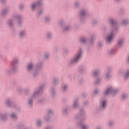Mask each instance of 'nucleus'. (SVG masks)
<instances>
[{"label": "nucleus", "instance_id": "f257e3e1", "mask_svg": "<svg viewBox=\"0 0 129 129\" xmlns=\"http://www.w3.org/2000/svg\"><path fill=\"white\" fill-rule=\"evenodd\" d=\"M108 23L112 29V30L111 31L110 35L105 38V41L107 44H111V43H112V41H113V37H114L113 32H114V31L117 32V31L118 30V28L116 27L117 26V20L114 18L109 17L108 19Z\"/></svg>", "mask_w": 129, "mask_h": 129}, {"label": "nucleus", "instance_id": "f03ea898", "mask_svg": "<svg viewBox=\"0 0 129 129\" xmlns=\"http://www.w3.org/2000/svg\"><path fill=\"white\" fill-rule=\"evenodd\" d=\"M83 54V50L80 49L77 53L75 55L74 57L72 58L68 62V66H73L81 60L82 55Z\"/></svg>", "mask_w": 129, "mask_h": 129}, {"label": "nucleus", "instance_id": "7ed1b4c3", "mask_svg": "<svg viewBox=\"0 0 129 129\" xmlns=\"http://www.w3.org/2000/svg\"><path fill=\"white\" fill-rule=\"evenodd\" d=\"M45 86H46V84H43L40 85L36 91H34L33 94V99L35 98H38V97H41L42 95L44 94V89H45Z\"/></svg>", "mask_w": 129, "mask_h": 129}, {"label": "nucleus", "instance_id": "20e7f679", "mask_svg": "<svg viewBox=\"0 0 129 129\" xmlns=\"http://www.w3.org/2000/svg\"><path fill=\"white\" fill-rule=\"evenodd\" d=\"M43 65L44 62L40 61L33 68V77H37L39 75V72L43 69Z\"/></svg>", "mask_w": 129, "mask_h": 129}, {"label": "nucleus", "instance_id": "39448f33", "mask_svg": "<svg viewBox=\"0 0 129 129\" xmlns=\"http://www.w3.org/2000/svg\"><path fill=\"white\" fill-rule=\"evenodd\" d=\"M118 93V89H114L112 87H110L109 88H108L107 90L104 92V95L105 96L108 95V94H112V96L113 97H114L115 96V94H117Z\"/></svg>", "mask_w": 129, "mask_h": 129}, {"label": "nucleus", "instance_id": "423d86ee", "mask_svg": "<svg viewBox=\"0 0 129 129\" xmlns=\"http://www.w3.org/2000/svg\"><path fill=\"white\" fill-rule=\"evenodd\" d=\"M87 14V12H86L85 10H82L80 11L79 13V17L81 23H84V18H85V16H86Z\"/></svg>", "mask_w": 129, "mask_h": 129}, {"label": "nucleus", "instance_id": "0eeeda50", "mask_svg": "<svg viewBox=\"0 0 129 129\" xmlns=\"http://www.w3.org/2000/svg\"><path fill=\"white\" fill-rule=\"evenodd\" d=\"M54 115V112L52 110H48L47 113L46 114V117L44 118L46 121H50L51 117Z\"/></svg>", "mask_w": 129, "mask_h": 129}, {"label": "nucleus", "instance_id": "6e6552de", "mask_svg": "<svg viewBox=\"0 0 129 129\" xmlns=\"http://www.w3.org/2000/svg\"><path fill=\"white\" fill-rule=\"evenodd\" d=\"M43 0H38L37 3L33 4V10L34 9H39L42 6V1Z\"/></svg>", "mask_w": 129, "mask_h": 129}, {"label": "nucleus", "instance_id": "1a4fd4ad", "mask_svg": "<svg viewBox=\"0 0 129 129\" xmlns=\"http://www.w3.org/2000/svg\"><path fill=\"white\" fill-rule=\"evenodd\" d=\"M106 108V101L105 100H103L101 102V105H100L99 108V110H104Z\"/></svg>", "mask_w": 129, "mask_h": 129}, {"label": "nucleus", "instance_id": "9d476101", "mask_svg": "<svg viewBox=\"0 0 129 129\" xmlns=\"http://www.w3.org/2000/svg\"><path fill=\"white\" fill-rule=\"evenodd\" d=\"M95 39H96V37H95V35H92L91 36V38L90 40V46H93L94 45V43H95Z\"/></svg>", "mask_w": 129, "mask_h": 129}, {"label": "nucleus", "instance_id": "9b49d317", "mask_svg": "<svg viewBox=\"0 0 129 129\" xmlns=\"http://www.w3.org/2000/svg\"><path fill=\"white\" fill-rule=\"evenodd\" d=\"M80 113L79 115H77L76 117V118H77V119H78V118H80V117H82V116H83V115H84V113H85V112L83 108H81L80 110Z\"/></svg>", "mask_w": 129, "mask_h": 129}, {"label": "nucleus", "instance_id": "f8f14e48", "mask_svg": "<svg viewBox=\"0 0 129 129\" xmlns=\"http://www.w3.org/2000/svg\"><path fill=\"white\" fill-rule=\"evenodd\" d=\"M84 122L83 121V120H81L79 123V126L82 127V129H87V126L84 125Z\"/></svg>", "mask_w": 129, "mask_h": 129}, {"label": "nucleus", "instance_id": "ddd939ff", "mask_svg": "<svg viewBox=\"0 0 129 129\" xmlns=\"http://www.w3.org/2000/svg\"><path fill=\"white\" fill-rule=\"evenodd\" d=\"M80 42L82 45H86V43H87L86 39H85L84 37H81L80 38Z\"/></svg>", "mask_w": 129, "mask_h": 129}, {"label": "nucleus", "instance_id": "4468645a", "mask_svg": "<svg viewBox=\"0 0 129 129\" xmlns=\"http://www.w3.org/2000/svg\"><path fill=\"white\" fill-rule=\"evenodd\" d=\"M73 107L75 108H77V107H79V104L78 103V98H77L74 101Z\"/></svg>", "mask_w": 129, "mask_h": 129}, {"label": "nucleus", "instance_id": "2eb2a0df", "mask_svg": "<svg viewBox=\"0 0 129 129\" xmlns=\"http://www.w3.org/2000/svg\"><path fill=\"white\" fill-rule=\"evenodd\" d=\"M71 29V27L70 26L68 25L66 27H65L63 29H62V32L63 33H67V32H69V31Z\"/></svg>", "mask_w": 129, "mask_h": 129}, {"label": "nucleus", "instance_id": "dca6fc26", "mask_svg": "<svg viewBox=\"0 0 129 129\" xmlns=\"http://www.w3.org/2000/svg\"><path fill=\"white\" fill-rule=\"evenodd\" d=\"M110 72H111V69H109V70L108 71V72L106 74V78H107V79H109V78L111 77V75H110Z\"/></svg>", "mask_w": 129, "mask_h": 129}, {"label": "nucleus", "instance_id": "f3484780", "mask_svg": "<svg viewBox=\"0 0 129 129\" xmlns=\"http://www.w3.org/2000/svg\"><path fill=\"white\" fill-rule=\"evenodd\" d=\"M124 42V40L123 39H121L117 41V44L118 46L120 47H122V45H123V43Z\"/></svg>", "mask_w": 129, "mask_h": 129}, {"label": "nucleus", "instance_id": "a211bd4d", "mask_svg": "<svg viewBox=\"0 0 129 129\" xmlns=\"http://www.w3.org/2000/svg\"><path fill=\"white\" fill-rule=\"evenodd\" d=\"M51 95L52 96V97H54V96H55V94H56V89H55L54 87H52L51 88Z\"/></svg>", "mask_w": 129, "mask_h": 129}, {"label": "nucleus", "instance_id": "6ab92c4d", "mask_svg": "<svg viewBox=\"0 0 129 129\" xmlns=\"http://www.w3.org/2000/svg\"><path fill=\"white\" fill-rule=\"evenodd\" d=\"M99 75V71H97L93 73V76L95 78H97Z\"/></svg>", "mask_w": 129, "mask_h": 129}, {"label": "nucleus", "instance_id": "aec40b11", "mask_svg": "<svg viewBox=\"0 0 129 129\" xmlns=\"http://www.w3.org/2000/svg\"><path fill=\"white\" fill-rule=\"evenodd\" d=\"M85 71V68L84 67L81 66L79 68V72L80 73H83Z\"/></svg>", "mask_w": 129, "mask_h": 129}, {"label": "nucleus", "instance_id": "412c9836", "mask_svg": "<svg viewBox=\"0 0 129 129\" xmlns=\"http://www.w3.org/2000/svg\"><path fill=\"white\" fill-rule=\"evenodd\" d=\"M127 24H129V20L128 19H125L122 21V25H124V26H125L127 25Z\"/></svg>", "mask_w": 129, "mask_h": 129}, {"label": "nucleus", "instance_id": "4be33fe9", "mask_svg": "<svg viewBox=\"0 0 129 129\" xmlns=\"http://www.w3.org/2000/svg\"><path fill=\"white\" fill-rule=\"evenodd\" d=\"M129 78V71H127L125 73V77L124 78V80H127Z\"/></svg>", "mask_w": 129, "mask_h": 129}, {"label": "nucleus", "instance_id": "5701e85b", "mask_svg": "<svg viewBox=\"0 0 129 129\" xmlns=\"http://www.w3.org/2000/svg\"><path fill=\"white\" fill-rule=\"evenodd\" d=\"M53 81L54 85H56V84H58V83H59V80H58V79L53 78Z\"/></svg>", "mask_w": 129, "mask_h": 129}, {"label": "nucleus", "instance_id": "b1692460", "mask_svg": "<svg viewBox=\"0 0 129 129\" xmlns=\"http://www.w3.org/2000/svg\"><path fill=\"white\" fill-rule=\"evenodd\" d=\"M42 123H43V122H42V121H41V120H37L36 124H37V126H39V127H41Z\"/></svg>", "mask_w": 129, "mask_h": 129}, {"label": "nucleus", "instance_id": "393cba45", "mask_svg": "<svg viewBox=\"0 0 129 129\" xmlns=\"http://www.w3.org/2000/svg\"><path fill=\"white\" fill-rule=\"evenodd\" d=\"M46 38L47 39H52V33L48 32L47 33V35H46Z\"/></svg>", "mask_w": 129, "mask_h": 129}, {"label": "nucleus", "instance_id": "a878e982", "mask_svg": "<svg viewBox=\"0 0 129 129\" xmlns=\"http://www.w3.org/2000/svg\"><path fill=\"white\" fill-rule=\"evenodd\" d=\"M51 21V18L50 17H46L45 19V23H49Z\"/></svg>", "mask_w": 129, "mask_h": 129}, {"label": "nucleus", "instance_id": "bb28decb", "mask_svg": "<svg viewBox=\"0 0 129 129\" xmlns=\"http://www.w3.org/2000/svg\"><path fill=\"white\" fill-rule=\"evenodd\" d=\"M32 68H33V64H32V63L29 64L27 67V70L30 71V70H31Z\"/></svg>", "mask_w": 129, "mask_h": 129}, {"label": "nucleus", "instance_id": "cd10ccee", "mask_svg": "<svg viewBox=\"0 0 129 129\" xmlns=\"http://www.w3.org/2000/svg\"><path fill=\"white\" fill-rule=\"evenodd\" d=\"M43 12L44 11L43 10V9H41L40 11L37 12V16L38 17H40V16H41V15L43 14Z\"/></svg>", "mask_w": 129, "mask_h": 129}, {"label": "nucleus", "instance_id": "c85d7f7f", "mask_svg": "<svg viewBox=\"0 0 129 129\" xmlns=\"http://www.w3.org/2000/svg\"><path fill=\"white\" fill-rule=\"evenodd\" d=\"M63 112L64 115H66L67 114V112H68V109H67V107L64 108Z\"/></svg>", "mask_w": 129, "mask_h": 129}, {"label": "nucleus", "instance_id": "c756f323", "mask_svg": "<svg viewBox=\"0 0 129 129\" xmlns=\"http://www.w3.org/2000/svg\"><path fill=\"white\" fill-rule=\"evenodd\" d=\"M58 24L59 25H60V26H61V27H63L64 25H65V22L61 20L58 23Z\"/></svg>", "mask_w": 129, "mask_h": 129}, {"label": "nucleus", "instance_id": "7c9ffc66", "mask_svg": "<svg viewBox=\"0 0 129 129\" xmlns=\"http://www.w3.org/2000/svg\"><path fill=\"white\" fill-rule=\"evenodd\" d=\"M75 7H76V8H79V7H80V3L79 2H76L75 4Z\"/></svg>", "mask_w": 129, "mask_h": 129}, {"label": "nucleus", "instance_id": "2f4dec72", "mask_svg": "<svg viewBox=\"0 0 129 129\" xmlns=\"http://www.w3.org/2000/svg\"><path fill=\"white\" fill-rule=\"evenodd\" d=\"M100 83V79H97L95 82V85H98Z\"/></svg>", "mask_w": 129, "mask_h": 129}, {"label": "nucleus", "instance_id": "473e14b6", "mask_svg": "<svg viewBox=\"0 0 129 129\" xmlns=\"http://www.w3.org/2000/svg\"><path fill=\"white\" fill-rule=\"evenodd\" d=\"M126 97H127V94H123L122 95V99L124 100V99H126Z\"/></svg>", "mask_w": 129, "mask_h": 129}, {"label": "nucleus", "instance_id": "72a5a7b5", "mask_svg": "<svg viewBox=\"0 0 129 129\" xmlns=\"http://www.w3.org/2000/svg\"><path fill=\"white\" fill-rule=\"evenodd\" d=\"M63 52L64 54H68V53H69V50H68L67 48H64Z\"/></svg>", "mask_w": 129, "mask_h": 129}, {"label": "nucleus", "instance_id": "f704fd0d", "mask_svg": "<svg viewBox=\"0 0 129 129\" xmlns=\"http://www.w3.org/2000/svg\"><path fill=\"white\" fill-rule=\"evenodd\" d=\"M114 50L111 49L109 51V55H112V54H114Z\"/></svg>", "mask_w": 129, "mask_h": 129}, {"label": "nucleus", "instance_id": "c9c22d12", "mask_svg": "<svg viewBox=\"0 0 129 129\" xmlns=\"http://www.w3.org/2000/svg\"><path fill=\"white\" fill-rule=\"evenodd\" d=\"M98 22L97 20H93V25H94V26H95V25H97Z\"/></svg>", "mask_w": 129, "mask_h": 129}, {"label": "nucleus", "instance_id": "e433bc0d", "mask_svg": "<svg viewBox=\"0 0 129 129\" xmlns=\"http://www.w3.org/2000/svg\"><path fill=\"white\" fill-rule=\"evenodd\" d=\"M38 103H43L44 102V99H41L38 101Z\"/></svg>", "mask_w": 129, "mask_h": 129}, {"label": "nucleus", "instance_id": "4c0bfd02", "mask_svg": "<svg viewBox=\"0 0 129 129\" xmlns=\"http://www.w3.org/2000/svg\"><path fill=\"white\" fill-rule=\"evenodd\" d=\"M114 123L113 121H110V122H109V126H112Z\"/></svg>", "mask_w": 129, "mask_h": 129}, {"label": "nucleus", "instance_id": "58836bf2", "mask_svg": "<svg viewBox=\"0 0 129 129\" xmlns=\"http://www.w3.org/2000/svg\"><path fill=\"white\" fill-rule=\"evenodd\" d=\"M98 93V90L96 89L94 91V94H97Z\"/></svg>", "mask_w": 129, "mask_h": 129}, {"label": "nucleus", "instance_id": "ea45409f", "mask_svg": "<svg viewBox=\"0 0 129 129\" xmlns=\"http://www.w3.org/2000/svg\"><path fill=\"white\" fill-rule=\"evenodd\" d=\"M89 102L87 101H86L84 102V105H88Z\"/></svg>", "mask_w": 129, "mask_h": 129}, {"label": "nucleus", "instance_id": "a19ab883", "mask_svg": "<svg viewBox=\"0 0 129 129\" xmlns=\"http://www.w3.org/2000/svg\"><path fill=\"white\" fill-rule=\"evenodd\" d=\"M82 98H85V97H86V95L84 93L82 94Z\"/></svg>", "mask_w": 129, "mask_h": 129}, {"label": "nucleus", "instance_id": "79ce46f5", "mask_svg": "<svg viewBox=\"0 0 129 129\" xmlns=\"http://www.w3.org/2000/svg\"><path fill=\"white\" fill-rule=\"evenodd\" d=\"M63 90H64V91H66V90H67V86L65 85L63 87Z\"/></svg>", "mask_w": 129, "mask_h": 129}, {"label": "nucleus", "instance_id": "37998d69", "mask_svg": "<svg viewBox=\"0 0 129 129\" xmlns=\"http://www.w3.org/2000/svg\"><path fill=\"white\" fill-rule=\"evenodd\" d=\"M45 59H48V58H49V54H45Z\"/></svg>", "mask_w": 129, "mask_h": 129}, {"label": "nucleus", "instance_id": "c03bdc74", "mask_svg": "<svg viewBox=\"0 0 129 129\" xmlns=\"http://www.w3.org/2000/svg\"><path fill=\"white\" fill-rule=\"evenodd\" d=\"M99 46H100V48L102 47V43L100 42L99 44Z\"/></svg>", "mask_w": 129, "mask_h": 129}, {"label": "nucleus", "instance_id": "a18cd8bd", "mask_svg": "<svg viewBox=\"0 0 129 129\" xmlns=\"http://www.w3.org/2000/svg\"><path fill=\"white\" fill-rule=\"evenodd\" d=\"M11 116H12V117H13V118H14V117H16V115L15 114H12L11 115Z\"/></svg>", "mask_w": 129, "mask_h": 129}, {"label": "nucleus", "instance_id": "49530a36", "mask_svg": "<svg viewBox=\"0 0 129 129\" xmlns=\"http://www.w3.org/2000/svg\"><path fill=\"white\" fill-rule=\"evenodd\" d=\"M15 63H17V60H14L13 62H12V64H13V65H14V64H15Z\"/></svg>", "mask_w": 129, "mask_h": 129}, {"label": "nucleus", "instance_id": "de8ad7c7", "mask_svg": "<svg viewBox=\"0 0 129 129\" xmlns=\"http://www.w3.org/2000/svg\"><path fill=\"white\" fill-rule=\"evenodd\" d=\"M45 129H52V127H46Z\"/></svg>", "mask_w": 129, "mask_h": 129}, {"label": "nucleus", "instance_id": "09e8293b", "mask_svg": "<svg viewBox=\"0 0 129 129\" xmlns=\"http://www.w3.org/2000/svg\"><path fill=\"white\" fill-rule=\"evenodd\" d=\"M127 63H129V55L128 56V57L127 59Z\"/></svg>", "mask_w": 129, "mask_h": 129}, {"label": "nucleus", "instance_id": "8fccbe9b", "mask_svg": "<svg viewBox=\"0 0 129 129\" xmlns=\"http://www.w3.org/2000/svg\"><path fill=\"white\" fill-rule=\"evenodd\" d=\"M23 34H25V33L24 32H21L20 33V36H23Z\"/></svg>", "mask_w": 129, "mask_h": 129}, {"label": "nucleus", "instance_id": "3c124183", "mask_svg": "<svg viewBox=\"0 0 129 129\" xmlns=\"http://www.w3.org/2000/svg\"><path fill=\"white\" fill-rule=\"evenodd\" d=\"M79 82H80V84H82V80H80L79 81Z\"/></svg>", "mask_w": 129, "mask_h": 129}, {"label": "nucleus", "instance_id": "603ef678", "mask_svg": "<svg viewBox=\"0 0 129 129\" xmlns=\"http://www.w3.org/2000/svg\"><path fill=\"white\" fill-rule=\"evenodd\" d=\"M29 104H31V103H32V101H29Z\"/></svg>", "mask_w": 129, "mask_h": 129}, {"label": "nucleus", "instance_id": "864d4df0", "mask_svg": "<svg viewBox=\"0 0 129 129\" xmlns=\"http://www.w3.org/2000/svg\"><path fill=\"white\" fill-rule=\"evenodd\" d=\"M114 1H115V2H119V0H114Z\"/></svg>", "mask_w": 129, "mask_h": 129}, {"label": "nucleus", "instance_id": "5fc2aeb1", "mask_svg": "<svg viewBox=\"0 0 129 129\" xmlns=\"http://www.w3.org/2000/svg\"><path fill=\"white\" fill-rule=\"evenodd\" d=\"M87 49H88V50H89V49H90V48H89V47H87Z\"/></svg>", "mask_w": 129, "mask_h": 129}, {"label": "nucleus", "instance_id": "6e6d98bb", "mask_svg": "<svg viewBox=\"0 0 129 129\" xmlns=\"http://www.w3.org/2000/svg\"><path fill=\"white\" fill-rule=\"evenodd\" d=\"M97 129H101V128H100V127H98V128H97Z\"/></svg>", "mask_w": 129, "mask_h": 129}, {"label": "nucleus", "instance_id": "4d7b16f0", "mask_svg": "<svg viewBox=\"0 0 129 129\" xmlns=\"http://www.w3.org/2000/svg\"><path fill=\"white\" fill-rule=\"evenodd\" d=\"M68 129H73V128H69Z\"/></svg>", "mask_w": 129, "mask_h": 129}]
</instances>
